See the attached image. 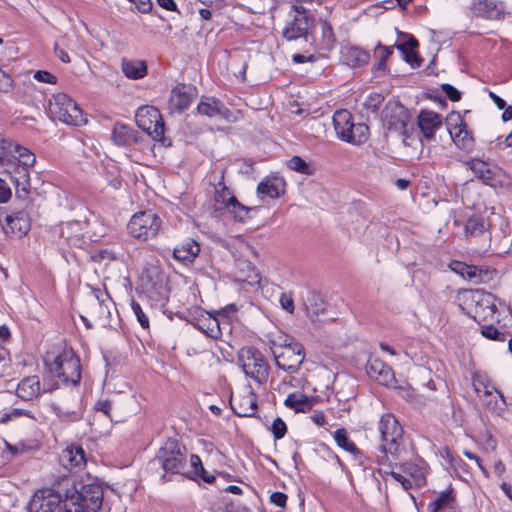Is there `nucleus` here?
I'll return each instance as SVG.
<instances>
[{"instance_id": "obj_1", "label": "nucleus", "mask_w": 512, "mask_h": 512, "mask_svg": "<svg viewBox=\"0 0 512 512\" xmlns=\"http://www.w3.org/2000/svg\"><path fill=\"white\" fill-rule=\"evenodd\" d=\"M103 501V489L97 484H76L66 477L59 484L57 494L37 491L28 505L29 512H53L63 503L65 512H97Z\"/></svg>"}, {"instance_id": "obj_2", "label": "nucleus", "mask_w": 512, "mask_h": 512, "mask_svg": "<svg viewBox=\"0 0 512 512\" xmlns=\"http://www.w3.org/2000/svg\"><path fill=\"white\" fill-rule=\"evenodd\" d=\"M377 429L380 434L379 451L381 455L378 462L381 465H387L390 468H406V459L409 451L403 437V428L392 413L383 414L379 421Z\"/></svg>"}, {"instance_id": "obj_3", "label": "nucleus", "mask_w": 512, "mask_h": 512, "mask_svg": "<svg viewBox=\"0 0 512 512\" xmlns=\"http://www.w3.org/2000/svg\"><path fill=\"white\" fill-rule=\"evenodd\" d=\"M496 297L484 290H462L456 296L458 306L469 317L481 324L488 321H499Z\"/></svg>"}, {"instance_id": "obj_4", "label": "nucleus", "mask_w": 512, "mask_h": 512, "mask_svg": "<svg viewBox=\"0 0 512 512\" xmlns=\"http://www.w3.org/2000/svg\"><path fill=\"white\" fill-rule=\"evenodd\" d=\"M314 27V18L303 6L291 5L282 27L281 34L287 41L305 39Z\"/></svg>"}, {"instance_id": "obj_5", "label": "nucleus", "mask_w": 512, "mask_h": 512, "mask_svg": "<svg viewBox=\"0 0 512 512\" xmlns=\"http://www.w3.org/2000/svg\"><path fill=\"white\" fill-rule=\"evenodd\" d=\"M333 126L338 139L352 145H361L369 136V128L364 123H354L352 114L345 109L333 114Z\"/></svg>"}, {"instance_id": "obj_6", "label": "nucleus", "mask_w": 512, "mask_h": 512, "mask_svg": "<svg viewBox=\"0 0 512 512\" xmlns=\"http://www.w3.org/2000/svg\"><path fill=\"white\" fill-rule=\"evenodd\" d=\"M162 221L152 210L135 213L127 224L128 233L139 240L147 241L157 236Z\"/></svg>"}, {"instance_id": "obj_7", "label": "nucleus", "mask_w": 512, "mask_h": 512, "mask_svg": "<svg viewBox=\"0 0 512 512\" xmlns=\"http://www.w3.org/2000/svg\"><path fill=\"white\" fill-rule=\"evenodd\" d=\"M49 112L54 119L68 125L78 126L85 122L82 110L64 93L53 95L49 101Z\"/></svg>"}, {"instance_id": "obj_8", "label": "nucleus", "mask_w": 512, "mask_h": 512, "mask_svg": "<svg viewBox=\"0 0 512 512\" xmlns=\"http://www.w3.org/2000/svg\"><path fill=\"white\" fill-rule=\"evenodd\" d=\"M49 372L66 384H77L81 378L80 361L72 351L64 350L48 364Z\"/></svg>"}, {"instance_id": "obj_9", "label": "nucleus", "mask_w": 512, "mask_h": 512, "mask_svg": "<svg viewBox=\"0 0 512 512\" xmlns=\"http://www.w3.org/2000/svg\"><path fill=\"white\" fill-rule=\"evenodd\" d=\"M472 385L477 397L488 410L497 415H501L505 411L506 401L504 396L486 377L474 375Z\"/></svg>"}, {"instance_id": "obj_10", "label": "nucleus", "mask_w": 512, "mask_h": 512, "mask_svg": "<svg viewBox=\"0 0 512 512\" xmlns=\"http://www.w3.org/2000/svg\"><path fill=\"white\" fill-rule=\"evenodd\" d=\"M157 459L165 473L184 475L186 455L176 440H167L159 450Z\"/></svg>"}, {"instance_id": "obj_11", "label": "nucleus", "mask_w": 512, "mask_h": 512, "mask_svg": "<svg viewBox=\"0 0 512 512\" xmlns=\"http://www.w3.org/2000/svg\"><path fill=\"white\" fill-rule=\"evenodd\" d=\"M239 363L245 375L261 384L268 378L269 368L262 354L251 348H242L239 352Z\"/></svg>"}, {"instance_id": "obj_12", "label": "nucleus", "mask_w": 512, "mask_h": 512, "mask_svg": "<svg viewBox=\"0 0 512 512\" xmlns=\"http://www.w3.org/2000/svg\"><path fill=\"white\" fill-rule=\"evenodd\" d=\"M278 368L288 373H296L304 361L305 354L301 344L291 342L273 349Z\"/></svg>"}, {"instance_id": "obj_13", "label": "nucleus", "mask_w": 512, "mask_h": 512, "mask_svg": "<svg viewBox=\"0 0 512 512\" xmlns=\"http://www.w3.org/2000/svg\"><path fill=\"white\" fill-rule=\"evenodd\" d=\"M135 118L138 127L154 140L160 141L163 139L165 131L164 122L157 108L142 106L138 108Z\"/></svg>"}, {"instance_id": "obj_14", "label": "nucleus", "mask_w": 512, "mask_h": 512, "mask_svg": "<svg viewBox=\"0 0 512 512\" xmlns=\"http://www.w3.org/2000/svg\"><path fill=\"white\" fill-rule=\"evenodd\" d=\"M465 165L480 179L485 185L494 189L508 188L510 182L507 175L500 169H491L487 163L480 159H471Z\"/></svg>"}, {"instance_id": "obj_15", "label": "nucleus", "mask_w": 512, "mask_h": 512, "mask_svg": "<svg viewBox=\"0 0 512 512\" xmlns=\"http://www.w3.org/2000/svg\"><path fill=\"white\" fill-rule=\"evenodd\" d=\"M447 130L453 143L461 150L470 151L474 146V138L468 130L467 124L457 112L448 115Z\"/></svg>"}, {"instance_id": "obj_16", "label": "nucleus", "mask_w": 512, "mask_h": 512, "mask_svg": "<svg viewBox=\"0 0 512 512\" xmlns=\"http://www.w3.org/2000/svg\"><path fill=\"white\" fill-rule=\"evenodd\" d=\"M382 119L388 130L406 134L410 115L402 104L389 102L382 111Z\"/></svg>"}, {"instance_id": "obj_17", "label": "nucleus", "mask_w": 512, "mask_h": 512, "mask_svg": "<svg viewBox=\"0 0 512 512\" xmlns=\"http://www.w3.org/2000/svg\"><path fill=\"white\" fill-rule=\"evenodd\" d=\"M56 383H47L46 381L41 384L37 375H32L23 378L17 386V396L25 401H31L37 398L43 392H49L56 389Z\"/></svg>"}, {"instance_id": "obj_18", "label": "nucleus", "mask_w": 512, "mask_h": 512, "mask_svg": "<svg viewBox=\"0 0 512 512\" xmlns=\"http://www.w3.org/2000/svg\"><path fill=\"white\" fill-rule=\"evenodd\" d=\"M366 371L368 376L377 383L386 387H395L396 379L394 372L382 360L378 358L370 359L367 363Z\"/></svg>"}, {"instance_id": "obj_19", "label": "nucleus", "mask_w": 512, "mask_h": 512, "mask_svg": "<svg viewBox=\"0 0 512 512\" xmlns=\"http://www.w3.org/2000/svg\"><path fill=\"white\" fill-rule=\"evenodd\" d=\"M195 97V88L185 84L175 86L169 98V107L171 111L182 112L187 109Z\"/></svg>"}, {"instance_id": "obj_20", "label": "nucleus", "mask_w": 512, "mask_h": 512, "mask_svg": "<svg viewBox=\"0 0 512 512\" xmlns=\"http://www.w3.org/2000/svg\"><path fill=\"white\" fill-rule=\"evenodd\" d=\"M0 166L3 168V172L10 175V178L16 187L22 186L23 190L26 189L30 180L28 168L31 165L18 163L15 159L7 157L5 163L0 164Z\"/></svg>"}, {"instance_id": "obj_21", "label": "nucleus", "mask_w": 512, "mask_h": 512, "mask_svg": "<svg viewBox=\"0 0 512 512\" xmlns=\"http://www.w3.org/2000/svg\"><path fill=\"white\" fill-rule=\"evenodd\" d=\"M230 405L234 413L240 417H252L257 411V397L252 391L232 397Z\"/></svg>"}, {"instance_id": "obj_22", "label": "nucleus", "mask_w": 512, "mask_h": 512, "mask_svg": "<svg viewBox=\"0 0 512 512\" xmlns=\"http://www.w3.org/2000/svg\"><path fill=\"white\" fill-rule=\"evenodd\" d=\"M442 126V117L440 114L422 110L418 115V127L426 140H432L435 133Z\"/></svg>"}, {"instance_id": "obj_23", "label": "nucleus", "mask_w": 512, "mask_h": 512, "mask_svg": "<svg viewBox=\"0 0 512 512\" xmlns=\"http://www.w3.org/2000/svg\"><path fill=\"white\" fill-rule=\"evenodd\" d=\"M60 463L69 471H79L86 465L84 450L79 446H70L60 455Z\"/></svg>"}, {"instance_id": "obj_24", "label": "nucleus", "mask_w": 512, "mask_h": 512, "mask_svg": "<svg viewBox=\"0 0 512 512\" xmlns=\"http://www.w3.org/2000/svg\"><path fill=\"white\" fill-rule=\"evenodd\" d=\"M30 230V221L25 212H16L6 217L4 231L15 238H21Z\"/></svg>"}, {"instance_id": "obj_25", "label": "nucleus", "mask_w": 512, "mask_h": 512, "mask_svg": "<svg viewBox=\"0 0 512 512\" xmlns=\"http://www.w3.org/2000/svg\"><path fill=\"white\" fill-rule=\"evenodd\" d=\"M471 10L476 16L497 19L504 13V6L496 0H473Z\"/></svg>"}, {"instance_id": "obj_26", "label": "nucleus", "mask_w": 512, "mask_h": 512, "mask_svg": "<svg viewBox=\"0 0 512 512\" xmlns=\"http://www.w3.org/2000/svg\"><path fill=\"white\" fill-rule=\"evenodd\" d=\"M199 253L200 245L192 238L183 240L173 250L174 258L184 264L192 263Z\"/></svg>"}, {"instance_id": "obj_27", "label": "nucleus", "mask_w": 512, "mask_h": 512, "mask_svg": "<svg viewBox=\"0 0 512 512\" xmlns=\"http://www.w3.org/2000/svg\"><path fill=\"white\" fill-rule=\"evenodd\" d=\"M58 233L68 246L79 247L82 244V224L79 221L61 224Z\"/></svg>"}, {"instance_id": "obj_28", "label": "nucleus", "mask_w": 512, "mask_h": 512, "mask_svg": "<svg viewBox=\"0 0 512 512\" xmlns=\"http://www.w3.org/2000/svg\"><path fill=\"white\" fill-rule=\"evenodd\" d=\"M285 191V182L280 177H267L257 186V193L260 197L276 199Z\"/></svg>"}, {"instance_id": "obj_29", "label": "nucleus", "mask_w": 512, "mask_h": 512, "mask_svg": "<svg viewBox=\"0 0 512 512\" xmlns=\"http://www.w3.org/2000/svg\"><path fill=\"white\" fill-rule=\"evenodd\" d=\"M111 138L116 145L130 146L138 141V132L129 125L116 123Z\"/></svg>"}, {"instance_id": "obj_30", "label": "nucleus", "mask_w": 512, "mask_h": 512, "mask_svg": "<svg viewBox=\"0 0 512 512\" xmlns=\"http://www.w3.org/2000/svg\"><path fill=\"white\" fill-rule=\"evenodd\" d=\"M428 512H457L455 496L451 489L441 492L436 499L427 506Z\"/></svg>"}, {"instance_id": "obj_31", "label": "nucleus", "mask_w": 512, "mask_h": 512, "mask_svg": "<svg viewBox=\"0 0 512 512\" xmlns=\"http://www.w3.org/2000/svg\"><path fill=\"white\" fill-rule=\"evenodd\" d=\"M184 475L192 480H203L206 483H212L215 477L208 473L202 464V460L196 454H191L189 458V470L184 471Z\"/></svg>"}, {"instance_id": "obj_32", "label": "nucleus", "mask_w": 512, "mask_h": 512, "mask_svg": "<svg viewBox=\"0 0 512 512\" xmlns=\"http://www.w3.org/2000/svg\"><path fill=\"white\" fill-rule=\"evenodd\" d=\"M284 405L293 409L296 413H305L311 410L313 402L307 395L301 392H293L286 397Z\"/></svg>"}, {"instance_id": "obj_33", "label": "nucleus", "mask_w": 512, "mask_h": 512, "mask_svg": "<svg viewBox=\"0 0 512 512\" xmlns=\"http://www.w3.org/2000/svg\"><path fill=\"white\" fill-rule=\"evenodd\" d=\"M123 74L133 80L141 79L147 75V65L142 60H122Z\"/></svg>"}, {"instance_id": "obj_34", "label": "nucleus", "mask_w": 512, "mask_h": 512, "mask_svg": "<svg viewBox=\"0 0 512 512\" xmlns=\"http://www.w3.org/2000/svg\"><path fill=\"white\" fill-rule=\"evenodd\" d=\"M342 55L346 63L351 67L362 66L368 63L369 54L358 47H345Z\"/></svg>"}, {"instance_id": "obj_35", "label": "nucleus", "mask_w": 512, "mask_h": 512, "mask_svg": "<svg viewBox=\"0 0 512 512\" xmlns=\"http://www.w3.org/2000/svg\"><path fill=\"white\" fill-rule=\"evenodd\" d=\"M238 265L240 269L235 274L238 281L246 282L250 286L259 284L260 275L249 262L240 261Z\"/></svg>"}, {"instance_id": "obj_36", "label": "nucleus", "mask_w": 512, "mask_h": 512, "mask_svg": "<svg viewBox=\"0 0 512 512\" xmlns=\"http://www.w3.org/2000/svg\"><path fill=\"white\" fill-rule=\"evenodd\" d=\"M465 273V280H468L474 284H480L492 279L495 271L473 265H467V271Z\"/></svg>"}, {"instance_id": "obj_37", "label": "nucleus", "mask_w": 512, "mask_h": 512, "mask_svg": "<svg viewBox=\"0 0 512 512\" xmlns=\"http://www.w3.org/2000/svg\"><path fill=\"white\" fill-rule=\"evenodd\" d=\"M198 113L209 118L223 114V106L214 98H206L197 105Z\"/></svg>"}, {"instance_id": "obj_38", "label": "nucleus", "mask_w": 512, "mask_h": 512, "mask_svg": "<svg viewBox=\"0 0 512 512\" xmlns=\"http://www.w3.org/2000/svg\"><path fill=\"white\" fill-rule=\"evenodd\" d=\"M235 196L231 194L229 189L224 185L221 181L218 186L215 188L214 201H215V209H227L230 205V202L234 200Z\"/></svg>"}, {"instance_id": "obj_39", "label": "nucleus", "mask_w": 512, "mask_h": 512, "mask_svg": "<svg viewBox=\"0 0 512 512\" xmlns=\"http://www.w3.org/2000/svg\"><path fill=\"white\" fill-rule=\"evenodd\" d=\"M199 328L209 337L217 339L221 336V321L217 317L208 316L199 321Z\"/></svg>"}, {"instance_id": "obj_40", "label": "nucleus", "mask_w": 512, "mask_h": 512, "mask_svg": "<svg viewBox=\"0 0 512 512\" xmlns=\"http://www.w3.org/2000/svg\"><path fill=\"white\" fill-rule=\"evenodd\" d=\"M8 157L25 165H33L35 162V156L27 148L17 144H12V149L8 152Z\"/></svg>"}, {"instance_id": "obj_41", "label": "nucleus", "mask_w": 512, "mask_h": 512, "mask_svg": "<svg viewBox=\"0 0 512 512\" xmlns=\"http://www.w3.org/2000/svg\"><path fill=\"white\" fill-rule=\"evenodd\" d=\"M96 311L94 312L95 321L99 322L103 327H106L110 324L111 317V309L114 306L113 301L109 302V304L100 303L95 305Z\"/></svg>"}, {"instance_id": "obj_42", "label": "nucleus", "mask_w": 512, "mask_h": 512, "mask_svg": "<svg viewBox=\"0 0 512 512\" xmlns=\"http://www.w3.org/2000/svg\"><path fill=\"white\" fill-rule=\"evenodd\" d=\"M287 167L301 174H313V168L299 156H293L287 161Z\"/></svg>"}, {"instance_id": "obj_43", "label": "nucleus", "mask_w": 512, "mask_h": 512, "mask_svg": "<svg viewBox=\"0 0 512 512\" xmlns=\"http://www.w3.org/2000/svg\"><path fill=\"white\" fill-rule=\"evenodd\" d=\"M481 334L489 339L503 342L506 339V334L503 331H500L496 328L492 323L486 324L482 322L481 324Z\"/></svg>"}, {"instance_id": "obj_44", "label": "nucleus", "mask_w": 512, "mask_h": 512, "mask_svg": "<svg viewBox=\"0 0 512 512\" xmlns=\"http://www.w3.org/2000/svg\"><path fill=\"white\" fill-rule=\"evenodd\" d=\"M252 208H249V207H246L244 205H242L237 199L236 197L234 198V200H232L230 202V205L228 206L227 209H225L228 213H230L231 215H233V217L236 219V220H239V221H243L247 215H248V212L251 210Z\"/></svg>"}, {"instance_id": "obj_45", "label": "nucleus", "mask_w": 512, "mask_h": 512, "mask_svg": "<svg viewBox=\"0 0 512 512\" xmlns=\"http://www.w3.org/2000/svg\"><path fill=\"white\" fill-rule=\"evenodd\" d=\"M379 475L383 478L384 481H387L388 476L392 477L395 481L401 484L404 490H409L412 487V482L401 475L400 473L394 472L392 470H384L382 468L378 469Z\"/></svg>"}, {"instance_id": "obj_46", "label": "nucleus", "mask_w": 512, "mask_h": 512, "mask_svg": "<svg viewBox=\"0 0 512 512\" xmlns=\"http://www.w3.org/2000/svg\"><path fill=\"white\" fill-rule=\"evenodd\" d=\"M334 439L339 447L349 452L357 451V448L353 442H351L347 436L345 429H338L334 433Z\"/></svg>"}, {"instance_id": "obj_47", "label": "nucleus", "mask_w": 512, "mask_h": 512, "mask_svg": "<svg viewBox=\"0 0 512 512\" xmlns=\"http://www.w3.org/2000/svg\"><path fill=\"white\" fill-rule=\"evenodd\" d=\"M321 31V44L329 48L334 41V34L331 25L326 21H321L318 27Z\"/></svg>"}, {"instance_id": "obj_48", "label": "nucleus", "mask_w": 512, "mask_h": 512, "mask_svg": "<svg viewBox=\"0 0 512 512\" xmlns=\"http://www.w3.org/2000/svg\"><path fill=\"white\" fill-rule=\"evenodd\" d=\"M483 221L478 217L469 218L465 224L466 235H476L483 231Z\"/></svg>"}, {"instance_id": "obj_49", "label": "nucleus", "mask_w": 512, "mask_h": 512, "mask_svg": "<svg viewBox=\"0 0 512 512\" xmlns=\"http://www.w3.org/2000/svg\"><path fill=\"white\" fill-rule=\"evenodd\" d=\"M148 296L151 300L155 301L156 304L160 306H164L168 301L167 290L163 286H160L157 289L149 290Z\"/></svg>"}, {"instance_id": "obj_50", "label": "nucleus", "mask_w": 512, "mask_h": 512, "mask_svg": "<svg viewBox=\"0 0 512 512\" xmlns=\"http://www.w3.org/2000/svg\"><path fill=\"white\" fill-rule=\"evenodd\" d=\"M131 308L133 311V314L135 315L137 321L141 325L142 328L148 329L149 328V319L148 316L144 313L142 307L140 304L134 300L131 302Z\"/></svg>"}, {"instance_id": "obj_51", "label": "nucleus", "mask_w": 512, "mask_h": 512, "mask_svg": "<svg viewBox=\"0 0 512 512\" xmlns=\"http://www.w3.org/2000/svg\"><path fill=\"white\" fill-rule=\"evenodd\" d=\"M271 431L275 439L283 438L287 432L286 423L280 417H277L272 423Z\"/></svg>"}, {"instance_id": "obj_52", "label": "nucleus", "mask_w": 512, "mask_h": 512, "mask_svg": "<svg viewBox=\"0 0 512 512\" xmlns=\"http://www.w3.org/2000/svg\"><path fill=\"white\" fill-rule=\"evenodd\" d=\"M14 86L11 76L0 68V93H9Z\"/></svg>"}, {"instance_id": "obj_53", "label": "nucleus", "mask_w": 512, "mask_h": 512, "mask_svg": "<svg viewBox=\"0 0 512 512\" xmlns=\"http://www.w3.org/2000/svg\"><path fill=\"white\" fill-rule=\"evenodd\" d=\"M33 77L39 82L48 84H56L57 81V78L53 74L45 70L36 71Z\"/></svg>"}, {"instance_id": "obj_54", "label": "nucleus", "mask_w": 512, "mask_h": 512, "mask_svg": "<svg viewBox=\"0 0 512 512\" xmlns=\"http://www.w3.org/2000/svg\"><path fill=\"white\" fill-rule=\"evenodd\" d=\"M93 296L96 300L95 305H98L100 303H106L109 304V302L112 301L109 293L105 289L101 288H93L92 289Z\"/></svg>"}, {"instance_id": "obj_55", "label": "nucleus", "mask_w": 512, "mask_h": 512, "mask_svg": "<svg viewBox=\"0 0 512 512\" xmlns=\"http://www.w3.org/2000/svg\"><path fill=\"white\" fill-rule=\"evenodd\" d=\"M442 91L446 94V96L453 102L459 101L461 98V93L450 84H442Z\"/></svg>"}, {"instance_id": "obj_56", "label": "nucleus", "mask_w": 512, "mask_h": 512, "mask_svg": "<svg viewBox=\"0 0 512 512\" xmlns=\"http://www.w3.org/2000/svg\"><path fill=\"white\" fill-rule=\"evenodd\" d=\"M375 52L379 58V66L382 67L392 53V50L387 46L378 45Z\"/></svg>"}, {"instance_id": "obj_57", "label": "nucleus", "mask_w": 512, "mask_h": 512, "mask_svg": "<svg viewBox=\"0 0 512 512\" xmlns=\"http://www.w3.org/2000/svg\"><path fill=\"white\" fill-rule=\"evenodd\" d=\"M280 305L281 307L289 312V313H293L294 311V301H293V298L290 294H286V293H283L281 296H280Z\"/></svg>"}, {"instance_id": "obj_58", "label": "nucleus", "mask_w": 512, "mask_h": 512, "mask_svg": "<svg viewBox=\"0 0 512 512\" xmlns=\"http://www.w3.org/2000/svg\"><path fill=\"white\" fill-rule=\"evenodd\" d=\"M287 501V495L282 492H274L270 496V502L280 508H284Z\"/></svg>"}, {"instance_id": "obj_59", "label": "nucleus", "mask_w": 512, "mask_h": 512, "mask_svg": "<svg viewBox=\"0 0 512 512\" xmlns=\"http://www.w3.org/2000/svg\"><path fill=\"white\" fill-rule=\"evenodd\" d=\"M467 265L468 264H466L464 262L453 261V262H451L449 267L453 272H455L456 274H459L461 277H463L465 279L466 278L465 272L467 271Z\"/></svg>"}, {"instance_id": "obj_60", "label": "nucleus", "mask_w": 512, "mask_h": 512, "mask_svg": "<svg viewBox=\"0 0 512 512\" xmlns=\"http://www.w3.org/2000/svg\"><path fill=\"white\" fill-rule=\"evenodd\" d=\"M11 197V190L7 183L0 179V203H5Z\"/></svg>"}, {"instance_id": "obj_61", "label": "nucleus", "mask_w": 512, "mask_h": 512, "mask_svg": "<svg viewBox=\"0 0 512 512\" xmlns=\"http://www.w3.org/2000/svg\"><path fill=\"white\" fill-rule=\"evenodd\" d=\"M398 394L407 401H412L414 398V390L410 386H399L397 387Z\"/></svg>"}, {"instance_id": "obj_62", "label": "nucleus", "mask_w": 512, "mask_h": 512, "mask_svg": "<svg viewBox=\"0 0 512 512\" xmlns=\"http://www.w3.org/2000/svg\"><path fill=\"white\" fill-rule=\"evenodd\" d=\"M463 454L470 460H473L476 462L477 466L480 468L482 473L488 477V471L482 466L480 458L473 452L464 450Z\"/></svg>"}, {"instance_id": "obj_63", "label": "nucleus", "mask_w": 512, "mask_h": 512, "mask_svg": "<svg viewBox=\"0 0 512 512\" xmlns=\"http://www.w3.org/2000/svg\"><path fill=\"white\" fill-rule=\"evenodd\" d=\"M96 410L102 412L105 416L110 417L111 403L107 400L99 401L96 404Z\"/></svg>"}, {"instance_id": "obj_64", "label": "nucleus", "mask_w": 512, "mask_h": 512, "mask_svg": "<svg viewBox=\"0 0 512 512\" xmlns=\"http://www.w3.org/2000/svg\"><path fill=\"white\" fill-rule=\"evenodd\" d=\"M157 4L168 11H177V4L174 0H156Z\"/></svg>"}]
</instances>
